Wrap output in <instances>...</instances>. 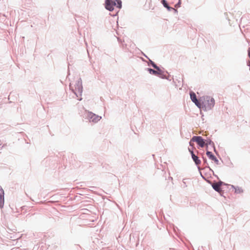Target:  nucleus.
<instances>
[{"label":"nucleus","instance_id":"4","mask_svg":"<svg viewBox=\"0 0 250 250\" xmlns=\"http://www.w3.org/2000/svg\"><path fill=\"white\" fill-rule=\"evenodd\" d=\"M192 141L196 142L201 147H204L205 142L201 136H194L192 138Z\"/></svg>","mask_w":250,"mask_h":250},{"label":"nucleus","instance_id":"15","mask_svg":"<svg viewBox=\"0 0 250 250\" xmlns=\"http://www.w3.org/2000/svg\"><path fill=\"white\" fill-rule=\"evenodd\" d=\"M194 142V141H192V139H191L190 140V142H189V145H190V146H193V145H194V144H193V142Z\"/></svg>","mask_w":250,"mask_h":250},{"label":"nucleus","instance_id":"9","mask_svg":"<svg viewBox=\"0 0 250 250\" xmlns=\"http://www.w3.org/2000/svg\"><path fill=\"white\" fill-rule=\"evenodd\" d=\"M75 94H77V92L81 94L82 92V86L81 84L78 83L77 84V87H76L75 89H73Z\"/></svg>","mask_w":250,"mask_h":250},{"label":"nucleus","instance_id":"5","mask_svg":"<svg viewBox=\"0 0 250 250\" xmlns=\"http://www.w3.org/2000/svg\"><path fill=\"white\" fill-rule=\"evenodd\" d=\"M190 98H191V100H192V101L199 108L201 107V104L198 101V100L196 98V96L195 95V94L193 92H191L190 93Z\"/></svg>","mask_w":250,"mask_h":250},{"label":"nucleus","instance_id":"6","mask_svg":"<svg viewBox=\"0 0 250 250\" xmlns=\"http://www.w3.org/2000/svg\"><path fill=\"white\" fill-rule=\"evenodd\" d=\"M207 155L208 156V157L212 161H214V163L217 164V165H218L219 164V161L216 158V157L213 155V154L210 152V151H207Z\"/></svg>","mask_w":250,"mask_h":250},{"label":"nucleus","instance_id":"2","mask_svg":"<svg viewBox=\"0 0 250 250\" xmlns=\"http://www.w3.org/2000/svg\"><path fill=\"white\" fill-rule=\"evenodd\" d=\"M206 102L205 106H206L208 109H211L215 104L214 99L210 97H207Z\"/></svg>","mask_w":250,"mask_h":250},{"label":"nucleus","instance_id":"11","mask_svg":"<svg viewBox=\"0 0 250 250\" xmlns=\"http://www.w3.org/2000/svg\"><path fill=\"white\" fill-rule=\"evenodd\" d=\"M148 71L150 74L155 75H158L161 74V71L154 70L151 68H148Z\"/></svg>","mask_w":250,"mask_h":250},{"label":"nucleus","instance_id":"7","mask_svg":"<svg viewBox=\"0 0 250 250\" xmlns=\"http://www.w3.org/2000/svg\"><path fill=\"white\" fill-rule=\"evenodd\" d=\"M188 149L191 154L192 159L194 161V162H195V163L197 165H199L201 164V161L199 160L198 157L194 154L193 151L190 150V149Z\"/></svg>","mask_w":250,"mask_h":250},{"label":"nucleus","instance_id":"1","mask_svg":"<svg viewBox=\"0 0 250 250\" xmlns=\"http://www.w3.org/2000/svg\"><path fill=\"white\" fill-rule=\"evenodd\" d=\"M114 6L120 8L122 6V2L120 0H106L105 8L109 10L112 11L114 9Z\"/></svg>","mask_w":250,"mask_h":250},{"label":"nucleus","instance_id":"3","mask_svg":"<svg viewBox=\"0 0 250 250\" xmlns=\"http://www.w3.org/2000/svg\"><path fill=\"white\" fill-rule=\"evenodd\" d=\"M88 117L90 121L97 123L101 119V117L93 113H89L88 114Z\"/></svg>","mask_w":250,"mask_h":250},{"label":"nucleus","instance_id":"14","mask_svg":"<svg viewBox=\"0 0 250 250\" xmlns=\"http://www.w3.org/2000/svg\"><path fill=\"white\" fill-rule=\"evenodd\" d=\"M152 65L154 68L156 69L159 71H161L160 68L155 63H152Z\"/></svg>","mask_w":250,"mask_h":250},{"label":"nucleus","instance_id":"13","mask_svg":"<svg viewBox=\"0 0 250 250\" xmlns=\"http://www.w3.org/2000/svg\"><path fill=\"white\" fill-rule=\"evenodd\" d=\"M162 3H163L164 7H165L168 10H170L171 9V8L168 6V5L166 0H162Z\"/></svg>","mask_w":250,"mask_h":250},{"label":"nucleus","instance_id":"8","mask_svg":"<svg viewBox=\"0 0 250 250\" xmlns=\"http://www.w3.org/2000/svg\"><path fill=\"white\" fill-rule=\"evenodd\" d=\"M4 204V191L0 187V207L2 208Z\"/></svg>","mask_w":250,"mask_h":250},{"label":"nucleus","instance_id":"10","mask_svg":"<svg viewBox=\"0 0 250 250\" xmlns=\"http://www.w3.org/2000/svg\"><path fill=\"white\" fill-rule=\"evenodd\" d=\"M221 184L214 183L212 185V188L217 191H219L221 190Z\"/></svg>","mask_w":250,"mask_h":250},{"label":"nucleus","instance_id":"12","mask_svg":"<svg viewBox=\"0 0 250 250\" xmlns=\"http://www.w3.org/2000/svg\"><path fill=\"white\" fill-rule=\"evenodd\" d=\"M233 188L235 189V192L237 193H240L243 192V189L241 188L240 187H236L235 188L233 186H232Z\"/></svg>","mask_w":250,"mask_h":250}]
</instances>
